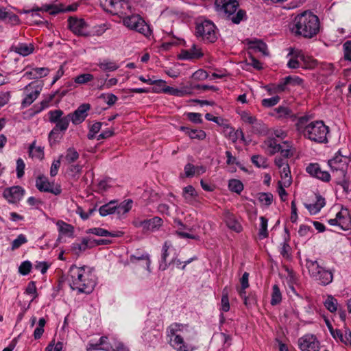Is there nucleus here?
Here are the masks:
<instances>
[{"label":"nucleus","mask_w":351,"mask_h":351,"mask_svg":"<svg viewBox=\"0 0 351 351\" xmlns=\"http://www.w3.org/2000/svg\"><path fill=\"white\" fill-rule=\"evenodd\" d=\"M291 31L295 35L306 38H311L319 31V18L311 12L306 10L298 14L293 21Z\"/></svg>","instance_id":"1"},{"label":"nucleus","mask_w":351,"mask_h":351,"mask_svg":"<svg viewBox=\"0 0 351 351\" xmlns=\"http://www.w3.org/2000/svg\"><path fill=\"white\" fill-rule=\"evenodd\" d=\"M86 268L72 265L69 271L71 278L69 285L73 290H77L78 293L89 294L93 291L96 282L92 272L86 271Z\"/></svg>","instance_id":"2"},{"label":"nucleus","mask_w":351,"mask_h":351,"mask_svg":"<svg viewBox=\"0 0 351 351\" xmlns=\"http://www.w3.org/2000/svg\"><path fill=\"white\" fill-rule=\"evenodd\" d=\"M239 6L237 0H215V2L216 11L223 12L227 19L234 24H239L246 17V12L244 10L239 9L236 12Z\"/></svg>","instance_id":"3"},{"label":"nucleus","mask_w":351,"mask_h":351,"mask_svg":"<svg viewBox=\"0 0 351 351\" xmlns=\"http://www.w3.org/2000/svg\"><path fill=\"white\" fill-rule=\"evenodd\" d=\"M347 158L343 159L342 156H336L328 161V164L332 170L333 176L335 178V183L340 185L346 193L350 191V183L346 178Z\"/></svg>","instance_id":"4"},{"label":"nucleus","mask_w":351,"mask_h":351,"mask_svg":"<svg viewBox=\"0 0 351 351\" xmlns=\"http://www.w3.org/2000/svg\"><path fill=\"white\" fill-rule=\"evenodd\" d=\"M306 267L311 277L318 281L319 285L326 286L332 282L333 280L332 270L326 269L317 261L306 259Z\"/></svg>","instance_id":"5"},{"label":"nucleus","mask_w":351,"mask_h":351,"mask_svg":"<svg viewBox=\"0 0 351 351\" xmlns=\"http://www.w3.org/2000/svg\"><path fill=\"white\" fill-rule=\"evenodd\" d=\"M304 136L312 141L319 143L328 142L327 134L329 132V128L322 121H312L308 124L305 130Z\"/></svg>","instance_id":"6"},{"label":"nucleus","mask_w":351,"mask_h":351,"mask_svg":"<svg viewBox=\"0 0 351 351\" xmlns=\"http://www.w3.org/2000/svg\"><path fill=\"white\" fill-rule=\"evenodd\" d=\"M195 36L205 43H213L218 38L217 29L210 20H204L195 27Z\"/></svg>","instance_id":"7"},{"label":"nucleus","mask_w":351,"mask_h":351,"mask_svg":"<svg viewBox=\"0 0 351 351\" xmlns=\"http://www.w3.org/2000/svg\"><path fill=\"white\" fill-rule=\"evenodd\" d=\"M123 24L130 29L134 30L148 38L152 34L149 26L139 15H132L124 18Z\"/></svg>","instance_id":"8"},{"label":"nucleus","mask_w":351,"mask_h":351,"mask_svg":"<svg viewBox=\"0 0 351 351\" xmlns=\"http://www.w3.org/2000/svg\"><path fill=\"white\" fill-rule=\"evenodd\" d=\"M36 186L42 192H49L56 195L62 192L60 186H54L53 182H49L48 179L44 176H39L36 180Z\"/></svg>","instance_id":"9"},{"label":"nucleus","mask_w":351,"mask_h":351,"mask_svg":"<svg viewBox=\"0 0 351 351\" xmlns=\"http://www.w3.org/2000/svg\"><path fill=\"white\" fill-rule=\"evenodd\" d=\"M69 28L77 36H88L89 32L87 30V24L82 19L70 17L68 20Z\"/></svg>","instance_id":"10"},{"label":"nucleus","mask_w":351,"mask_h":351,"mask_svg":"<svg viewBox=\"0 0 351 351\" xmlns=\"http://www.w3.org/2000/svg\"><path fill=\"white\" fill-rule=\"evenodd\" d=\"M299 348L302 351H319V342L316 337L312 335H306L298 340Z\"/></svg>","instance_id":"11"},{"label":"nucleus","mask_w":351,"mask_h":351,"mask_svg":"<svg viewBox=\"0 0 351 351\" xmlns=\"http://www.w3.org/2000/svg\"><path fill=\"white\" fill-rule=\"evenodd\" d=\"M90 109L89 104H81L73 113L68 114L74 125L82 123L88 116V111Z\"/></svg>","instance_id":"12"},{"label":"nucleus","mask_w":351,"mask_h":351,"mask_svg":"<svg viewBox=\"0 0 351 351\" xmlns=\"http://www.w3.org/2000/svg\"><path fill=\"white\" fill-rule=\"evenodd\" d=\"M24 189L20 186H14L4 190L3 195L10 203L18 202L23 196Z\"/></svg>","instance_id":"13"},{"label":"nucleus","mask_w":351,"mask_h":351,"mask_svg":"<svg viewBox=\"0 0 351 351\" xmlns=\"http://www.w3.org/2000/svg\"><path fill=\"white\" fill-rule=\"evenodd\" d=\"M171 346L177 351H193L195 347L184 342L180 335H168Z\"/></svg>","instance_id":"14"},{"label":"nucleus","mask_w":351,"mask_h":351,"mask_svg":"<svg viewBox=\"0 0 351 351\" xmlns=\"http://www.w3.org/2000/svg\"><path fill=\"white\" fill-rule=\"evenodd\" d=\"M306 171L311 176L315 177L324 182H328L330 179V175L328 171H322L317 163H311L308 165Z\"/></svg>","instance_id":"15"},{"label":"nucleus","mask_w":351,"mask_h":351,"mask_svg":"<svg viewBox=\"0 0 351 351\" xmlns=\"http://www.w3.org/2000/svg\"><path fill=\"white\" fill-rule=\"evenodd\" d=\"M204 56L201 48L195 44H193L191 48L186 50H182L178 57L180 60L199 59Z\"/></svg>","instance_id":"16"},{"label":"nucleus","mask_w":351,"mask_h":351,"mask_svg":"<svg viewBox=\"0 0 351 351\" xmlns=\"http://www.w3.org/2000/svg\"><path fill=\"white\" fill-rule=\"evenodd\" d=\"M77 5H71L64 8L62 5L45 4L41 6L40 10L48 12L51 15H56L60 12H73L76 10Z\"/></svg>","instance_id":"17"},{"label":"nucleus","mask_w":351,"mask_h":351,"mask_svg":"<svg viewBox=\"0 0 351 351\" xmlns=\"http://www.w3.org/2000/svg\"><path fill=\"white\" fill-rule=\"evenodd\" d=\"M123 3L121 0H99V4L102 8L113 14H117L120 12V8Z\"/></svg>","instance_id":"18"},{"label":"nucleus","mask_w":351,"mask_h":351,"mask_svg":"<svg viewBox=\"0 0 351 351\" xmlns=\"http://www.w3.org/2000/svg\"><path fill=\"white\" fill-rule=\"evenodd\" d=\"M224 221L227 226L235 231L236 232H240L242 231V226L237 219L236 217L228 210H226L223 213Z\"/></svg>","instance_id":"19"},{"label":"nucleus","mask_w":351,"mask_h":351,"mask_svg":"<svg viewBox=\"0 0 351 351\" xmlns=\"http://www.w3.org/2000/svg\"><path fill=\"white\" fill-rule=\"evenodd\" d=\"M59 157L64 165H69L75 162L79 158L80 154L75 148L69 147L64 154H61Z\"/></svg>","instance_id":"20"},{"label":"nucleus","mask_w":351,"mask_h":351,"mask_svg":"<svg viewBox=\"0 0 351 351\" xmlns=\"http://www.w3.org/2000/svg\"><path fill=\"white\" fill-rule=\"evenodd\" d=\"M295 56L299 57L300 60L302 62L303 64L300 65L302 69H313L317 66L318 62L317 60L304 56L302 51H298Z\"/></svg>","instance_id":"21"},{"label":"nucleus","mask_w":351,"mask_h":351,"mask_svg":"<svg viewBox=\"0 0 351 351\" xmlns=\"http://www.w3.org/2000/svg\"><path fill=\"white\" fill-rule=\"evenodd\" d=\"M11 51L25 57L34 52V46L32 43H19L17 45L12 46Z\"/></svg>","instance_id":"22"},{"label":"nucleus","mask_w":351,"mask_h":351,"mask_svg":"<svg viewBox=\"0 0 351 351\" xmlns=\"http://www.w3.org/2000/svg\"><path fill=\"white\" fill-rule=\"evenodd\" d=\"M341 218H343V212L340 211L337 213L335 218L329 219L328 223L331 226H338L343 230H349L351 226L350 219H346L345 221H341Z\"/></svg>","instance_id":"23"},{"label":"nucleus","mask_w":351,"mask_h":351,"mask_svg":"<svg viewBox=\"0 0 351 351\" xmlns=\"http://www.w3.org/2000/svg\"><path fill=\"white\" fill-rule=\"evenodd\" d=\"M87 234H93L99 237H121L123 235L121 231H117L114 232H109L108 230L101 228H93L86 230Z\"/></svg>","instance_id":"24"},{"label":"nucleus","mask_w":351,"mask_h":351,"mask_svg":"<svg viewBox=\"0 0 351 351\" xmlns=\"http://www.w3.org/2000/svg\"><path fill=\"white\" fill-rule=\"evenodd\" d=\"M249 48L254 50L255 51L261 52L263 56H268L269 51L267 46L265 43L261 40H252L247 42Z\"/></svg>","instance_id":"25"},{"label":"nucleus","mask_w":351,"mask_h":351,"mask_svg":"<svg viewBox=\"0 0 351 351\" xmlns=\"http://www.w3.org/2000/svg\"><path fill=\"white\" fill-rule=\"evenodd\" d=\"M162 92L168 93L171 95L182 97L186 95H190L192 93V88L186 86L182 89L176 88L171 86H165L162 88Z\"/></svg>","instance_id":"26"},{"label":"nucleus","mask_w":351,"mask_h":351,"mask_svg":"<svg viewBox=\"0 0 351 351\" xmlns=\"http://www.w3.org/2000/svg\"><path fill=\"white\" fill-rule=\"evenodd\" d=\"M325 199L321 195H316V202L314 204H305V207L308 209L311 215L318 213L320 210L325 206Z\"/></svg>","instance_id":"27"},{"label":"nucleus","mask_w":351,"mask_h":351,"mask_svg":"<svg viewBox=\"0 0 351 351\" xmlns=\"http://www.w3.org/2000/svg\"><path fill=\"white\" fill-rule=\"evenodd\" d=\"M182 196L186 202L194 204L196 202L197 193L192 185H188L183 189Z\"/></svg>","instance_id":"28"},{"label":"nucleus","mask_w":351,"mask_h":351,"mask_svg":"<svg viewBox=\"0 0 351 351\" xmlns=\"http://www.w3.org/2000/svg\"><path fill=\"white\" fill-rule=\"evenodd\" d=\"M163 221L159 217H154L144 220V231H154L158 230L162 224Z\"/></svg>","instance_id":"29"},{"label":"nucleus","mask_w":351,"mask_h":351,"mask_svg":"<svg viewBox=\"0 0 351 351\" xmlns=\"http://www.w3.org/2000/svg\"><path fill=\"white\" fill-rule=\"evenodd\" d=\"M180 130L184 132L191 139L203 140L206 138V132L202 130L190 129L185 126H181Z\"/></svg>","instance_id":"30"},{"label":"nucleus","mask_w":351,"mask_h":351,"mask_svg":"<svg viewBox=\"0 0 351 351\" xmlns=\"http://www.w3.org/2000/svg\"><path fill=\"white\" fill-rule=\"evenodd\" d=\"M130 261L132 263H136L138 261H144L145 263L146 268L149 272H150V264L151 261L149 258V255L147 253L141 254L140 252H136L134 254H132L130 256Z\"/></svg>","instance_id":"31"},{"label":"nucleus","mask_w":351,"mask_h":351,"mask_svg":"<svg viewBox=\"0 0 351 351\" xmlns=\"http://www.w3.org/2000/svg\"><path fill=\"white\" fill-rule=\"evenodd\" d=\"M71 121L69 114L62 117L56 123L55 127L52 129V134H56V131L64 132L67 130Z\"/></svg>","instance_id":"32"},{"label":"nucleus","mask_w":351,"mask_h":351,"mask_svg":"<svg viewBox=\"0 0 351 351\" xmlns=\"http://www.w3.org/2000/svg\"><path fill=\"white\" fill-rule=\"evenodd\" d=\"M171 246V244L169 241H165L162 249V256H161V263L160 264L159 268L160 269L165 271L168 268V266L170 263H167V258L169 256L168 250Z\"/></svg>","instance_id":"33"},{"label":"nucleus","mask_w":351,"mask_h":351,"mask_svg":"<svg viewBox=\"0 0 351 351\" xmlns=\"http://www.w3.org/2000/svg\"><path fill=\"white\" fill-rule=\"evenodd\" d=\"M115 204H117V202L111 201L109 203L101 206L99 209L100 215L102 217H106L108 215L114 213Z\"/></svg>","instance_id":"34"},{"label":"nucleus","mask_w":351,"mask_h":351,"mask_svg":"<svg viewBox=\"0 0 351 351\" xmlns=\"http://www.w3.org/2000/svg\"><path fill=\"white\" fill-rule=\"evenodd\" d=\"M40 89H36L35 90L27 94L21 102L22 106L25 108L30 106L38 98L40 95Z\"/></svg>","instance_id":"35"},{"label":"nucleus","mask_w":351,"mask_h":351,"mask_svg":"<svg viewBox=\"0 0 351 351\" xmlns=\"http://www.w3.org/2000/svg\"><path fill=\"white\" fill-rule=\"evenodd\" d=\"M132 199H127L119 205L115 204V213L118 215H123L128 213L132 208Z\"/></svg>","instance_id":"36"},{"label":"nucleus","mask_w":351,"mask_h":351,"mask_svg":"<svg viewBox=\"0 0 351 351\" xmlns=\"http://www.w3.org/2000/svg\"><path fill=\"white\" fill-rule=\"evenodd\" d=\"M227 129L229 130L228 134V138L232 143H235L239 138H241L243 141H245L242 130H237L235 131L234 128L229 126L227 127Z\"/></svg>","instance_id":"37"},{"label":"nucleus","mask_w":351,"mask_h":351,"mask_svg":"<svg viewBox=\"0 0 351 351\" xmlns=\"http://www.w3.org/2000/svg\"><path fill=\"white\" fill-rule=\"evenodd\" d=\"M298 50H294L293 48H289V53H288V56H291L292 58L289 60L287 63V66L290 69H297L300 67V63L299 61V57H296L295 55L297 54Z\"/></svg>","instance_id":"38"},{"label":"nucleus","mask_w":351,"mask_h":351,"mask_svg":"<svg viewBox=\"0 0 351 351\" xmlns=\"http://www.w3.org/2000/svg\"><path fill=\"white\" fill-rule=\"evenodd\" d=\"M88 248H93L90 238H83L80 243H73V249L79 252L85 251Z\"/></svg>","instance_id":"39"},{"label":"nucleus","mask_w":351,"mask_h":351,"mask_svg":"<svg viewBox=\"0 0 351 351\" xmlns=\"http://www.w3.org/2000/svg\"><path fill=\"white\" fill-rule=\"evenodd\" d=\"M229 289L228 287L223 288L222 291V297L221 300V311L228 312L230 310V303L228 298Z\"/></svg>","instance_id":"40"},{"label":"nucleus","mask_w":351,"mask_h":351,"mask_svg":"<svg viewBox=\"0 0 351 351\" xmlns=\"http://www.w3.org/2000/svg\"><path fill=\"white\" fill-rule=\"evenodd\" d=\"M280 174L282 179L284 180V186H289L291 184V171L289 165H286L284 167H282L280 171Z\"/></svg>","instance_id":"41"},{"label":"nucleus","mask_w":351,"mask_h":351,"mask_svg":"<svg viewBox=\"0 0 351 351\" xmlns=\"http://www.w3.org/2000/svg\"><path fill=\"white\" fill-rule=\"evenodd\" d=\"M324 306L331 313L335 312L337 310L338 302L332 295H328L324 302Z\"/></svg>","instance_id":"42"},{"label":"nucleus","mask_w":351,"mask_h":351,"mask_svg":"<svg viewBox=\"0 0 351 351\" xmlns=\"http://www.w3.org/2000/svg\"><path fill=\"white\" fill-rule=\"evenodd\" d=\"M282 300V295L280 289L277 285H274L272 287V293L271 299V304L275 306L278 304Z\"/></svg>","instance_id":"43"},{"label":"nucleus","mask_w":351,"mask_h":351,"mask_svg":"<svg viewBox=\"0 0 351 351\" xmlns=\"http://www.w3.org/2000/svg\"><path fill=\"white\" fill-rule=\"evenodd\" d=\"M278 152L280 153V156L286 160L293 156L291 145L288 141H284L282 143V148L280 149Z\"/></svg>","instance_id":"44"},{"label":"nucleus","mask_w":351,"mask_h":351,"mask_svg":"<svg viewBox=\"0 0 351 351\" xmlns=\"http://www.w3.org/2000/svg\"><path fill=\"white\" fill-rule=\"evenodd\" d=\"M252 131L256 134H265L267 130V128L265 123L261 120H258L257 119L255 120L254 123L252 125Z\"/></svg>","instance_id":"45"},{"label":"nucleus","mask_w":351,"mask_h":351,"mask_svg":"<svg viewBox=\"0 0 351 351\" xmlns=\"http://www.w3.org/2000/svg\"><path fill=\"white\" fill-rule=\"evenodd\" d=\"M228 188L230 191L239 194L243 190V184L240 180L232 179L229 181Z\"/></svg>","instance_id":"46"},{"label":"nucleus","mask_w":351,"mask_h":351,"mask_svg":"<svg viewBox=\"0 0 351 351\" xmlns=\"http://www.w3.org/2000/svg\"><path fill=\"white\" fill-rule=\"evenodd\" d=\"M34 145L35 142L32 143L29 147V156H32V158L36 157L40 159L43 158L44 156L43 148H42L41 147H35Z\"/></svg>","instance_id":"47"},{"label":"nucleus","mask_w":351,"mask_h":351,"mask_svg":"<svg viewBox=\"0 0 351 351\" xmlns=\"http://www.w3.org/2000/svg\"><path fill=\"white\" fill-rule=\"evenodd\" d=\"M308 117H301L298 119L295 127L296 130L303 135L306 132L305 130L308 126Z\"/></svg>","instance_id":"48"},{"label":"nucleus","mask_w":351,"mask_h":351,"mask_svg":"<svg viewBox=\"0 0 351 351\" xmlns=\"http://www.w3.org/2000/svg\"><path fill=\"white\" fill-rule=\"evenodd\" d=\"M252 162L258 168L267 167V159L261 155H254L251 158Z\"/></svg>","instance_id":"49"},{"label":"nucleus","mask_w":351,"mask_h":351,"mask_svg":"<svg viewBox=\"0 0 351 351\" xmlns=\"http://www.w3.org/2000/svg\"><path fill=\"white\" fill-rule=\"evenodd\" d=\"M261 228L258 232V236L261 239L267 238L269 235L267 231L268 220L265 217H261Z\"/></svg>","instance_id":"50"},{"label":"nucleus","mask_w":351,"mask_h":351,"mask_svg":"<svg viewBox=\"0 0 351 351\" xmlns=\"http://www.w3.org/2000/svg\"><path fill=\"white\" fill-rule=\"evenodd\" d=\"M285 231L287 234V238L285 239V242L282 244V246L280 250V254L285 258L289 257V252L291 250V247L288 243V240L289 239V232L287 228H285Z\"/></svg>","instance_id":"51"},{"label":"nucleus","mask_w":351,"mask_h":351,"mask_svg":"<svg viewBox=\"0 0 351 351\" xmlns=\"http://www.w3.org/2000/svg\"><path fill=\"white\" fill-rule=\"evenodd\" d=\"M94 77L90 73H83L75 77L74 82L79 84H84L88 82L92 81Z\"/></svg>","instance_id":"52"},{"label":"nucleus","mask_w":351,"mask_h":351,"mask_svg":"<svg viewBox=\"0 0 351 351\" xmlns=\"http://www.w3.org/2000/svg\"><path fill=\"white\" fill-rule=\"evenodd\" d=\"M184 326L182 324L178 323H173L171 324L167 330V336L168 335H178V332H180L183 330Z\"/></svg>","instance_id":"53"},{"label":"nucleus","mask_w":351,"mask_h":351,"mask_svg":"<svg viewBox=\"0 0 351 351\" xmlns=\"http://www.w3.org/2000/svg\"><path fill=\"white\" fill-rule=\"evenodd\" d=\"M57 225L59 226L60 232L63 234H73L74 228L62 221H58Z\"/></svg>","instance_id":"54"},{"label":"nucleus","mask_w":351,"mask_h":351,"mask_svg":"<svg viewBox=\"0 0 351 351\" xmlns=\"http://www.w3.org/2000/svg\"><path fill=\"white\" fill-rule=\"evenodd\" d=\"M280 97L276 95L271 98L263 99L261 104L265 108H270L276 105L280 101Z\"/></svg>","instance_id":"55"},{"label":"nucleus","mask_w":351,"mask_h":351,"mask_svg":"<svg viewBox=\"0 0 351 351\" xmlns=\"http://www.w3.org/2000/svg\"><path fill=\"white\" fill-rule=\"evenodd\" d=\"M99 66L102 70L108 71H113L119 68L115 62L110 61H104L101 62Z\"/></svg>","instance_id":"56"},{"label":"nucleus","mask_w":351,"mask_h":351,"mask_svg":"<svg viewBox=\"0 0 351 351\" xmlns=\"http://www.w3.org/2000/svg\"><path fill=\"white\" fill-rule=\"evenodd\" d=\"M267 146L271 149V154H274L282 148V144L278 143L275 138H270L267 142Z\"/></svg>","instance_id":"57"},{"label":"nucleus","mask_w":351,"mask_h":351,"mask_svg":"<svg viewBox=\"0 0 351 351\" xmlns=\"http://www.w3.org/2000/svg\"><path fill=\"white\" fill-rule=\"evenodd\" d=\"M63 114V111L61 110H54L49 111V121L51 123H56L58 120H60L62 117Z\"/></svg>","instance_id":"58"},{"label":"nucleus","mask_w":351,"mask_h":351,"mask_svg":"<svg viewBox=\"0 0 351 351\" xmlns=\"http://www.w3.org/2000/svg\"><path fill=\"white\" fill-rule=\"evenodd\" d=\"M27 242L26 237L21 234H19L16 239H14L12 243V250H16L20 247L23 244Z\"/></svg>","instance_id":"59"},{"label":"nucleus","mask_w":351,"mask_h":351,"mask_svg":"<svg viewBox=\"0 0 351 351\" xmlns=\"http://www.w3.org/2000/svg\"><path fill=\"white\" fill-rule=\"evenodd\" d=\"M288 84H285V77L282 80V82H280L277 85H275V84H273L272 86H273V88H267V90L268 92L269 93V94H272V93H280V92H282L285 90V88H286V86Z\"/></svg>","instance_id":"60"},{"label":"nucleus","mask_w":351,"mask_h":351,"mask_svg":"<svg viewBox=\"0 0 351 351\" xmlns=\"http://www.w3.org/2000/svg\"><path fill=\"white\" fill-rule=\"evenodd\" d=\"M67 172L68 173L72 176L75 177L76 175L80 174L82 172V166L79 164L76 165H68Z\"/></svg>","instance_id":"61"},{"label":"nucleus","mask_w":351,"mask_h":351,"mask_svg":"<svg viewBox=\"0 0 351 351\" xmlns=\"http://www.w3.org/2000/svg\"><path fill=\"white\" fill-rule=\"evenodd\" d=\"M258 199L261 202L269 206L273 200V195L270 193H261L258 195Z\"/></svg>","instance_id":"62"},{"label":"nucleus","mask_w":351,"mask_h":351,"mask_svg":"<svg viewBox=\"0 0 351 351\" xmlns=\"http://www.w3.org/2000/svg\"><path fill=\"white\" fill-rule=\"evenodd\" d=\"M32 269V263L29 261L23 262L19 267V271L21 274L25 276L27 275Z\"/></svg>","instance_id":"63"},{"label":"nucleus","mask_w":351,"mask_h":351,"mask_svg":"<svg viewBox=\"0 0 351 351\" xmlns=\"http://www.w3.org/2000/svg\"><path fill=\"white\" fill-rule=\"evenodd\" d=\"M344 58L346 60L351 61V40H347L343 45Z\"/></svg>","instance_id":"64"}]
</instances>
